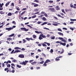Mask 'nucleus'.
Masks as SVG:
<instances>
[{"label": "nucleus", "mask_w": 76, "mask_h": 76, "mask_svg": "<svg viewBox=\"0 0 76 76\" xmlns=\"http://www.w3.org/2000/svg\"><path fill=\"white\" fill-rule=\"evenodd\" d=\"M28 62H29L28 61H23V62H20V64H22V65H24V66H26V64H27Z\"/></svg>", "instance_id": "1"}, {"label": "nucleus", "mask_w": 76, "mask_h": 76, "mask_svg": "<svg viewBox=\"0 0 76 76\" xmlns=\"http://www.w3.org/2000/svg\"><path fill=\"white\" fill-rule=\"evenodd\" d=\"M16 28V26H12V27H10L8 28H5L6 30H8V31H11V30L13 29V28Z\"/></svg>", "instance_id": "2"}, {"label": "nucleus", "mask_w": 76, "mask_h": 76, "mask_svg": "<svg viewBox=\"0 0 76 76\" xmlns=\"http://www.w3.org/2000/svg\"><path fill=\"white\" fill-rule=\"evenodd\" d=\"M58 39H60V40H61L62 41L64 42H67V41H66V40L64 39L62 37H59L58 38Z\"/></svg>", "instance_id": "3"}, {"label": "nucleus", "mask_w": 76, "mask_h": 76, "mask_svg": "<svg viewBox=\"0 0 76 76\" xmlns=\"http://www.w3.org/2000/svg\"><path fill=\"white\" fill-rule=\"evenodd\" d=\"M20 29L22 30V31H28V29H26L25 28H20Z\"/></svg>", "instance_id": "4"}, {"label": "nucleus", "mask_w": 76, "mask_h": 76, "mask_svg": "<svg viewBox=\"0 0 76 76\" xmlns=\"http://www.w3.org/2000/svg\"><path fill=\"white\" fill-rule=\"evenodd\" d=\"M49 10H50L51 11V12H56V11H55V9L54 8H50L49 9Z\"/></svg>", "instance_id": "5"}, {"label": "nucleus", "mask_w": 76, "mask_h": 76, "mask_svg": "<svg viewBox=\"0 0 76 76\" xmlns=\"http://www.w3.org/2000/svg\"><path fill=\"white\" fill-rule=\"evenodd\" d=\"M18 57L20 58H24V55L23 54H20L18 56Z\"/></svg>", "instance_id": "6"}, {"label": "nucleus", "mask_w": 76, "mask_h": 76, "mask_svg": "<svg viewBox=\"0 0 76 76\" xmlns=\"http://www.w3.org/2000/svg\"><path fill=\"white\" fill-rule=\"evenodd\" d=\"M20 50H17L15 51L14 53H20Z\"/></svg>", "instance_id": "7"}, {"label": "nucleus", "mask_w": 76, "mask_h": 76, "mask_svg": "<svg viewBox=\"0 0 76 76\" xmlns=\"http://www.w3.org/2000/svg\"><path fill=\"white\" fill-rule=\"evenodd\" d=\"M58 34L59 35H61V36H62V37H63L64 35H63V34L61 33V32H58Z\"/></svg>", "instance_id": "8"}, {"label": "nucleus", "mask_w": 76, "mask_h": 76, "mask_svg": "<svg viewBox=\"0 0 76 76\" xmlns=\"http://www.w3.org/2000/svg\"><path fill=\"white\" fill-rule=\"evenodd\" d=\"M15 50H21V48L19 47H17L14 48Z\"/></svg>", "instance_id": "9"}, {"label": "nucleus", "mask_w": 76, "mask_h": 76, "mask_svg": "<svg viewBox=\"0 0 76 76\" xmlns=\"http://www.w3.org/2000/svg\"><path fill=\"white\" fill-rule=\"evenodd\" d=\"M56 10H60V8H59L58 6H57L56 7Z\"/></svg>", "instance_id": "10"}, {"label": "nucleus", "mask_w": 76, "mask_h": 76, "mask_svg": "<svg viewBox=\"0 0 76 76\" xmlns=\"http://www.w3.org/2000/svg\"><path fill=\"white\" fill-rule=\"evenodd\" d=\"M10 3V2H7L5 4V6H6V7H7V6L9 4V3Z\"/></svg>", "instance_id": "11"}, {"label": "nucleus", "mask_w": 76, "mask_h": 76, "mask_svg": "<svg viewBox=\"0 0 76 76\" xmlns=\"http://www.w3.org/2000/svg\"><path fill=\"white\" fill-rule=\"evenodd\" d=\"M60 45H63V46H65V45H66V43H61L60 44Z\"/></svg>", "instance_id": "12"}, {"label": "nucleus", "mask_w": 76, "mask_h": 76, "mask_svg": "<svg viewBox=\"0 0 76 76\" xmlns=\"http://www.w3.org/2000/svg\"><path fill=\"white\" fill-rule=\"evenodd\" d=\"M7 41H9V42H10V41H11V40H12V39L11 38H7Z\"/></svg>", "instance_id": "13"}, {"label": "nucleus", "mask_w": 76, "mask_h": 76, "mask_svg": "<svg viewBox=\"0 0 76 76\" xmlns=\"http://www.w3.org/2000/svg\"><path fill=\"white\" fill-rule=\"evenodd\" d=\"M50 60H49V59H47L45 61V63H48V62H50Z\"/></svg>", "instance_id": "14"}, {"label": "nucleus", "mask_w": 76, "mask_h": 76, "mask_svg": "<svg viewBox=\"0 0 76 76\" xmlns=\"http://www.w3.org/2000/svg\"><path fill=\"white\" fill-rule=\"evenodd\" d=\"M15 35V34H13L11 35H9V37H13Z\"/></svg>", "instance_id": "15"}, {"label": "nucleus", "mask_w": 76, "mask_h": 76, "mask_svg": "<svg viewBox=\"0 0 76 76\" xmlns=\"http://www.w3.org/2000/svg\"><path fill=\"white\" fill-rule=\"evenodd\" d=\"M47 22H45L43 23L42 24H41L42 26H43V25H46V24H47Z\"/></svg>", "instance_id": "16"}, {"label": "nucleus", "mask_w": 76, "mask_h": 76, "mask_svg": "<svg viewBox=\"0 0 76 76\" xmlns=\"http://www.w3.org/2000/svg\"><path fill=\"white\" fill-rule=\"evenodd\" d=\"M36 63H37V62H36L35 61H34V62L31 63V64L32 65H34V64H36Z\"/></svg>", "instance_id": "17"}, {"label": "nucleus", "mask_w": 76, "mask_h": 76, "mask_svg": "<svg viewBox=\"0 0 76 76\" xmlns=\"http://www.w3.org/2000/svg\"><path fill=\"white\" fill-rule=\"evenodd\" d=\"M0 13L1 14V15H3V14L4 13V12L3 11H1L0 12Z\"/></svg>", "instance_id": "18"}, {"label": "nucleus", "mask_w": 76, "mask_h": 76, "mask_svg": "<svg viewBox=\"0 0 76 76\" xmlns=\"http://www.w3.org/2000/svg\"><path fill=\"white\" fill-rule=\"evenodd\" d=\"M57 57L56 58L55 60L56 61H59V60H60V59L58 58H57Z\"/></svg>", "instance_id": "19"}, {"label": "nucleus", "mask_w": 76, "mask_h": 76, "mask_svg": "<svg viewBox=\"0 0 76 76\" xmlns=\"http://www.w3.org/2000/svg\"><path fill=\"white\" fill-rule=\"evenodd\" d=\"M70 20L71 21H76V19H70Z\"/></svg>", "instance_id": "20"}, {"label": "nucleus", "mask_w": 76, "mask_h": 76, "mask_svg": "<svg viewBox=\"0 0 76 76\" xmlns=\"http://www.w3.org/2000/svg\"><path fill=\"white\" fill-rule=\"evenodd\" d=\"M42 20L44 21L45 20H47V19H46L44 17L42 18Z\"/></svg>", "instance_id": "21"}, {"label": "nucleus", "mask_w": 76, "mask_h": 76, "mask_svg": "<svg viewBox=\"0 0 76 76\" xmlns=\"http://www.w3.org/2000/svg\"><path fill=\"white\" fill-rule=\"evenodd\" d=\"M51 39H55V36H53V37H52L51 36L50 37Z\"/></svg>", "instance_id": "22"}, {"label": "nucleus", "mask_w": 76, "mask_h": 76, "mask_svg": "<svg viewBox=\"0 0 76 76\" xmlns=\"http://www.w3.org/2000/svg\"><path fill=\"white\" fill-rule=\"evenodd\" d=\"M12 62H14V63H15V62H16V61H16V60L15 59H14V60H12Z\"/></svg>", "instance_id": "23"}, {"label": "nucleus", "mask_w": 76, "mask_h": 76, "mask_svg": "<svg viewBox=\"0 0 76 76\" xmlns=\"http://www.w3.org/2000/svg\"><path fill=\"white\" fill-rule=\"evenodd\" d=\"M12 23L14 24V25H16V22L15 21H13Z\"/></svg>", "instance_id": "24"}, {"label": "nucleus", "mask_w": 76, "mask_h": 76, "mask_svg": "<svg viewBox=\"0 0 76 76\" xmlns=\"http://www.w3.org/2000/svg\"><path fill=\"white\" fill-rule=\"evenodd\" d=\"M7 16H12V13L9 12L8 13Z\"/></svg>", "instance_id": "25"}, {"label": "nucleus", "mask_w": 76, "mask_h": 76, "mask_svg": "<svg viewBox=\"0 0 76 76\" xmlns=\"http://www.w3.org/2000/svg\"><path fill=\"white\" fill-rule=\"evenodd\" d=\"M33 38H36V37H37V36L35 35H33Z\"/></svg>", "instance_id": "26"}, {"label": "nucleus", "mask_w": 76, "mask_h": 76, "mask_svg": "<svg viewBox=\"0 0 76 76\" xmlns=\"http://www.w3.org/2000/svg\"><path fill=\"white\" fill-rule=\"evenodd\" d=\"M38 4H35L34 5V7H37V6H38Z\"/></svg>", "instance_id": "27"}, {"label": "nucleus", "mask_w": 76, "mask_h": 76, "mask_svg": "<svg viewBox=\"0 0 76 76\" xmlns=\"http://www.w3.org/2000/svg\"><path fill=\"white\" fill-rule=\"evenodd\" d=\"M52 25L54 26H58V24H57L53 23Z\"/></svg>", "instance_id": "28"}, {"label": "nucleus", "mask_w": 76, "mask_h": 76, "mask_svg": "<svg viewBox=\"0 0 76 76\" xmlns=\"http://www.w3.org/2000/svg\"><path fill=\"white\" fill-rule=\"evenodd\" d=\"M17 67L18 68H20V67H21V66H20V65H17Z\"/></svg>", "instance_id": "29"}, {"label": "nucleus", "mask_w": 76, "mask_h": 76, "mask_svg": "<svg viewBox=\"0 0 76 76\" xmlns=\"http://www.w3.org/2000/svg\"><path fill=\"white\" fill-rule=\"evenodd\" d=\"M58 31H60L61 32H62V30H61V29L60 28H58Z\"/></svg>", "instance_id": "30"}, {"label": "nucleus", "mask_w": 76, "mask_h": 76, "mask_svg": "<svg viewBox=\"0 0 76 76\" xmlns=\"http://www.w3.org/2000/svg\"><path fill=\"white\" fill-rule=\"evenodd\" d=\"M44 61H42V62H40L39 63V64H43Z\"/></svg>", "instance_id": "31"}, {"label": "nucleus", "mask_w": 76, "mask_h": 76, "mask_svg": "<svg viewBox=\"0 0 76 76\" xmlns=\"http://www.w3.org/2000/svg\"><path fill=\"white\" fill-rule=\"evenodd\" d=\"M27 26H28V27H29V28H32V26H31L29 25H27Z\"/></svg>", "instance_id": "32"}, {"label": "nucleus", "mask_w": 76, "mask_h": 76, "mask_svg": "<svg viewBox=\"0 0 76 76\" xmlns=\"http://www.w3.org/2000/svg\"><path fill=\"white\" fill-rule=\"evenodd\" d=\"M53 49H51L50 50V53H53Z\"/></svg>", "instance_id": "33"}, {"label": "nucleus", "mask_w": 76, "mask_h": 76, "mask_svg": "<svg viewBox=\"0 0 76 76\" xmlns=\"http://www.w3.org/2000/svg\"><path fill=\"white\" fill-rule=\"evenodd\" d=\"M44 15L45 16V17H48V15H47V14L45 13L44 14Z\"/></svg>", "instance_id": "34"}, {"label": "nucleus", "mask_w": 76, "mask_h": 76, "mask_svg": "<svg viewBox=\"0 0 76 76\" xmlns=\"http://www.w3.org/2000/svg\"><path fill=\"white\" fill-rule=\"evenodd\" d=\"M39 10V9H36L34 10V11L35 12H37V11H38Z\"/></svg>", "instance_id": "35"}, {"label": "nucleus", "mask_w": 76, "mask_h": 76, "mask_svg": "<svg viewBox=\"0 0 76 76\" xmlns=\"http://www.w3.org/2000/svg\"><path fill=\"white\" fill-rule=\"evenodd\" d=\"M37 16L35 15H34V16H33L31 17V18H36V17Z\"/></svg>", "instance_id": "36"}, {"label": "nucleus", "mask_w": 76, "mask_h": 76, "mask_svg": "<svg viewBox=\"0 0 76 76\" xmlns=\"http://www.w3.org/2000/svg\"><path fill=\"white\" fill-rule=\"evenodd\" d=\"M7 67H10V64H8L7 65Z\"/></svg>", "instance_id": "37"}, {"label": "nucleus", "mask_w": 76, "mask_h": 76, "mask_svg": "<svg viewBox=\"0 0 76 76\" xmlns=\"http://www.w3.org/2000/svg\"><path fill=\"white\" fill-rule=\"evenodd\" d=\"M42 45L43 47H45V46H47V45H45V44L44 43H42Z\"/></svg>", "instance_id": "38"}, {"label": "nucleus", "mask_w": 76, "mask_h": 76, "mask_svg": "<svg viewBox=\"0 0 76 76\" xmlns=\"http://www.w3.org/2000/svg\"><path fill=\"white\" fill-rule=\"evenodd\" d=\"M47 63H46L45 62H44V64H43V65L45 66H47V64H46Z\"/></svg>", "instance_id": "39"}, {"label": "nucleus", "mask_w": 76, "mask_h": 76, "mask_svg": "<svg viewBox=\"0 0 76 76\" xmlns=\"http://www.w3.org/2000/svg\"><path fill=\"white\" fill-rule=\"evenodd\" d=\"M49 3H53V1H48Z\"/></svg>", "instance_id": "40"}, {"label": "nucleus", "mask_w": 76, "mask_h": 76, "mask_svg": "<svg viewBox=\"0 0 76 76\" xmlns=\"http://www.w3.org/2000/svg\"><path fill=\"white\" fill-rule=\"evenodd\" d=\"M25 11H24L21 14V15H23V14H24V13H25Z\"/></svg>", "instance_id": "41"}, {"label": "nucleus", "mask_w": 76, "mask_h": 76, "mask_svg": "<svg viewBox=\"0 0 76 76\" xmlns=\"http://www.w3.org/2000/svg\"><path fill=\"white\" fill-rule=\"evenodd\" d=\"M35 32L36 33H37V34H39V33H41V32H39L38 31H35Z\"/></svg>", "instance_id": "42"}, {"label": "nucleus", "mask_w": 76, "mask_h": 76, "mask_svg": "<svg viewBox=\"0 0 76 76\" xmlns=\"http://www.w3.org/2000/svg\"><path fill=\"white\" fill-rule=\"evenodd\" d=\"M34 2H36V3H39V1L37 0H35L34 1Z\"/></svg>", "instance_id": "43"}, {"label": "nucleus", "mask_w": 76, "mask_h": 76, "mask_svg": "<svg viewBox=\"0 0 76 76\" xmlns=\"http://www.w3.org/2000/svg\"><path fill=\"white\" fill-rule=\"evenodd\" d=\"M23 43H25V42H26V40H25V39H23Z\"/></svg>", "instance_id": "44"}, {"label": "nucleus", "mask_w": 76, "mask_h": 76, "mask_svg": "<svg viewBox=\"0 0 76 76\" xmlns=\"http://www.w3.org/2000/svg\"><path fill=\"white\" fill-rule=\"evenodd\" d=\"M39 39L40 40H41V39H42V37H40V36L39 37Z\"/></svg>", "instance_id": "45"}, {"label": "nucleus", "mask_w": 76, "mask_h": 76, "mask_svg": "<svg viewBox=\"0 0 76 76\" xmlns=\"http://www.w3.org/2000/svg\"><path fill=\"white\" fill-rule=\"evenodd\" d=\"M61 11L62 12L64 13H65V12H64V9L61 10Z\"/></svg>", "instance_id": "46"}, {"label": "nucleus", "mask_w": 76, "mask_h": 76, "mask_svg": "<svg viewBox=\"0 0 76 76\" xmlns=\"http://www.w3.org/2000/svg\"><path fill=\"white\" fill-rule=\"evenodd\" d=\"M26 40H27L28 41H30L29 38H26Z\"/></svg>", "instance_id": "47"}, {"label": "nucleus", "mask_w": 76, "mask_h": 76, "mask_svg": "<svg viewBox=\"0 0 76 76\" xmlns=\"http://www.w3.org/2000/svg\"><path fill=\"white\" fill-rule=\"evenodd\" d=\"M53 23H57L58 24H59V25L60 24V23L56 22H53Z\"/></svg>", "instance_id": "48"}, {"label": "nucleus", "mask_w": 76, "mask_h": 76, "mask_svg": "<svg viewBox=\"0 0 76 76\" xmlns=\"http://www.w3.org/2000/svg\"><path fill=\"white\" fill-rule=\"evenodd\" d=\"M34 60H30V61H29V62L30 63H31V62H32V61H33Z\"/></svg>", "instance_id": "49"}, {"label": "nucleus", "mask_w": 76, "mask_h": 76, "mask_svg": "<svg viewBox=\"0 0 76 76\" xmlns=\"http://www.w3.org/2000/svg\"><path fill=\"white\" fill-rule=\"evenodd\" d=\"M41 23H42V22L39 21L37 23H38V24H40Z\"/></svg>", "instance_id": "50"}, {"label": "nucleus", "mask_w": 76, "mask_h": 76, "mask_svg": "<svg viewBox=\"0 0 76 76\" xmlns=\"http://www.w3.org/2000/svg\"><path fill=\"white\" fill-rule=\"evenodd\" d=\"M74 22L71 21L69 23L70 24H73Z\"/></svg>", "instance_id": "51"}, {"label": "nucleus", "mask_w": 76, "mask_h": 76, "mask_svg": "<svg viewBox=\"0 0 76 76\" xmlns=\"http://www.w3.org/2000/svg\"><path fill=\"white\" fill-rule=\"evenodd\" d=\"M42 38H46V36H45V35L44 36L43 35Z\"/></svg>", "instance_id": "52"}, {"label": "nucleus", "mask_w": 76, "mask_h": 76, "mask_svg": "<svg viewBox=\"0 0 76 76\" xmlns=\"http://www.w3.org/2000/svg\"><path fill=\"white\" fill-rule=\"evenodd\" d=\"M70 6L71 7H73V5H72V4H71Z\"/></svg>", "instance_id": "53"}, {"label": "nucleus", "mask_w": 76, "mask_h": 76, "mask_svg": "<svg viewBox=\"0 0 76 76\" xmlns=\"http://www.w3.org/2000/svg\"><path fill=\"white\" fill-rule=\"evenodd\" d=\"M62 51L61 52L60 54H63V53H64V50L62 49Z\"/></svg>", "instance_id": "54"}, {"label": "nucleus", "mask_w": 76, "mask_h": 76, "mask_svg": "<svg viewBox=\"0 0 76 76\" xmlns=\"http://www.w3.org/2000/svg\"><path fill=\"white\" fill-rule=\"evenodd\" d=\"M42 36H43V34H40L39 37H42Z\"/></svg>", "instance_id": "55"}, {"label": "nucleus", "mask_w": 76, "mask_h": 76, "mask_svg": "<svg viewBox=\"0 0 76 76\" xmlns=\"http://www.w3.org/2000/svg\"><path fill=\"white\" fill-rule=\"evenodd\" d=\"M63 29H64L65 30H67V28H62Z\"/></svg>", "instance_id": "56"}, {"label": "nucleus", "mask_w": 76, "mask_h": 76, "mask_svg": "<svg viewBox=\"0 0 76 76\" xmlns=\"http://www.w3.org/2000/svg\"><path fill=\"white\" fill-rule=\"evenodd\" d=\"M46 37H50V35L49 34H48Z\"/></svg>", "instance_id": "57"}, {"label": "nucleus", "mask_w": 76, "mask_h": 76, "mask_svg": "<svg viewBox=\"0 0 76 76\" xmlns=\"http://www.w3.org/2000/svg\"><path fill=\"white\" fill-rule=\"evenodd\" d=\"M11 66H14V67H15V64H12Z\"/></svg>", "instance_id": "58"}, {"label": "nucleus", "mask_w": 76, "mask_h": 76, "mask_svg": "<svg viewBox=\"0 0 76 76\" xmlns=\"http://www.w3.org/2000/svg\"><path fill=\"white\" fill-rule=\"evenodd\" d=\"M9 68H6L5 69H4V70L5 71H6V70H8Z\"/></svg>", "instance_id": "59"}, {"label": "nucleus", "mask_w": 76, "mask_h": 76, "mask_svg": "<svg viewBox=\"0 0 76 76\" xmlns=\"http://www.w3.org/2000/svg\"><path fill=\"white\" fill-rule=\"evenodd\" d=\"M37 51H38V52H41V50L39 49L37 50Z\"/></svg>", "instance_id": "60"}, {"label": "nucleus", "mask_w": 76, "mask_h": 76, "mask_svg": "<svg viewBox=\"0 0 76 76\" xmlns=\"http://www.w3.org/2000/svg\"><path fill=\"white\" fill-rule=\"evenodd\" d=\"M69 29L72 30V31H73V28H70Z\"/></svg>", "instance_id": "61"}, {"label": "nucleus", "mask_w": 76, "mask_h": 76, "mask_svg": "<svg viewBox=\"0 0 76 76\" xmlns=\"http://www.w3.org/2000/svg\"><path fill=\"white\" fill-rule=\"evenodd\" d=\"M12 73H14L15 72V70H12Z\"/></svg>", "instance_id": "62"}, {"label": "nucleus", "mask_w": 76, "mask_h": 76, "mask_svg": "<svg viewBox=\"0 0 76 76\" xmlns=\"http://www.w3.org/2000/svg\"><path fill=\"white\" fill-rule=\"evenodd\" d=\"M45 12H41V14H43V15L44 14H45Z\"/></svg>", "instance_id": "63"}, {"label": "nucleus", "mask_w": 76, "mask_h": 76, "mask_svg": "<svg viewBox=\"0 0 76 76\" xmlns=\"http://www.w3.org/2000/svg\"><path fill=\"white\" fill-rule=\"evenodd\" d=\"M17 10H20V9L18 7H17Z\"/></svg>", "instance_id": "64"}]
</instances>
